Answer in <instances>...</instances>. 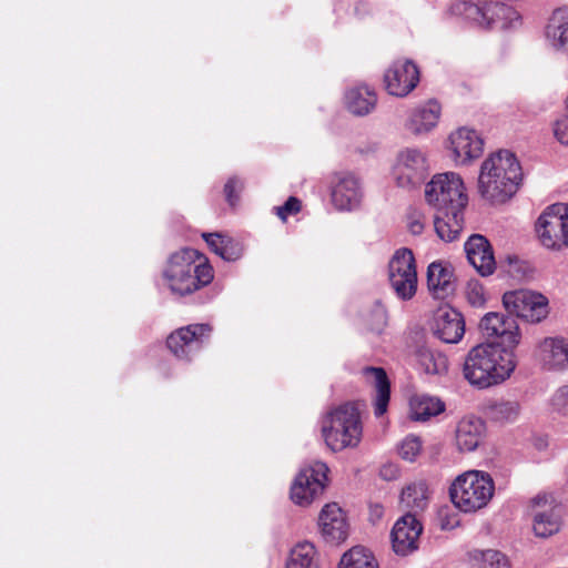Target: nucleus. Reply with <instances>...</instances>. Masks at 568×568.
Here are the masks:
<instances>
[{"mask_svg":"<svg viewBox=\"0 0 568 568\" xmlns=\"http://www.w3.org/2000/svg\"><path fill=\"white\" fill-rule=\"evenodd\" d=\"M516 366L514 351L498 343L486 342L474 346L468 352L463 375L473 387L487 389L508 379Z\"/></svg>","mask_w":568,"mask_h":568,"instance_id":"1","label":"nucleus"},{"mask_svg":"<svg viewBox=\"0 0 568 568\" xmlns=\"http://www.w3.org/2000/svg\"><path fill=\"white\" fill-rule=\"evenodd\" d=\"M521 178V166L516 155L508 150H498L480 164L478 193L489 203H505L517 192Z\"/></svg>","mask_w":568,"mask_h":568,"instance_id":"2","label":"nucleus"},{"mask_svg":"<svg viewBox=\"0 0 568 568\" xmlns=\"http://www.w3.org/2000/svg\"><path fill=\"white\" fill-rule=\"evenodd\" d=\"M213 267L199 251L182 248L172 253L162 270V284L171 294L186 296L210 285Z\"/></svg>","mask_w":568,"mask_h":568,"instance_id":"3","label":"nucleus"},{"mask_svg":"<svg viewBox=\"0 0 568 568\" xmlns=\"http://www.w3.org/2000/svg\"><path fill=\"white\" fill-rule=\"evenodd\" d=\"M321 433L326 446L333 452L357 447L363 433L358 409L345 403L328 410L321 419Z\"/></svg>","mask_w":568,"mask_h":568,"instance_id":"4","label":"nucleus"},{"mask_svg":"<svg viewBox=\"0 0 568 568\" xmlns=\"http://www.w3.org/2000/svg\"><path fill=\"white\" fill-rule=\"evenodd\" d=\"M495 493V483L488 473L468 470L455 478L449 488L452 503L464 513L485 508Z\"/></svg>","mask_w":568,"mask_h":568,"instance_id":"5","label":"nucleus"},{"mask_svg":"<svg viewBox=\"0 0 568 568\" xmlns=\"http://www.w3.org/2000/svg\"><path fill=\"white\" fill-rule=\"evenodd\" d=\"M425 199L438 213L463 211L468 203L465 183L456 172L435 174L425 186Z\"/></svg>","mask_w":568,"mask_h":568,"instance_id":"6","label":"nucleus"},{"mask_svg":"<svg viewBox=\"0 0 568 568\" xmlns=\"http://www.w3.org/2000/svg\"><path fill=\"white\" fill-rule=\"evenodd\" d=\"M429 173V162L425 151L418 148L400 150L395 159L392 174L398 187L414 190L419 187Z\"/></svg>","mask_w":568,"mask_h":568,"instance_id":"7","label":"nucleus"},{"mask_svg":"<svg viewBox=\"0 0 568 568\" xmlns=\"http://www.w3.org/2000/svg\"><path fill=\"white\" fill-rule=\"evenodd\" d=\"M388 280L396 296L409 301L417 291V271L414 254L402 247L395 251L388 263Z\"/></svg>","mask_w":568,"mask_h":568,"instance_id":"8","label":"nucleus"},{"mask_svg":"<svg viewBox=\"0 0 568 568\" xmlns=\"http://www.w3.org/2000/svg\"><path fill=\"white\" fill-rule=\"evenodd\" d=\"M328 467L323 462H313L301 468L291 487V499L300 506H308L321 496L328 481Z\"/></svg>","mask_w":568,"mask_h":568,"instance_id":"9","label":"nucleus"},{"mask_svg":"<svg viewBox=\"0 0 568 568\" xmlns=\"http://www.w3.org/2000/svg\"><path fill=\"white\" fill-rule=\"evenodd\" d=\"M503 304L510 314L530 323H539L549 313L547 297L529 290L506 292Z\"/></svg>","mask_w":568,"mask_h":568,"instance_id":"10","label":"nucleus"},{"mask_svg":"<svg viewBox=\"0 0 568 568\" xmlns=\"http://www.w3.org/2000/svg\"><path fill=\"white\" fill-rule=\"evenodd\" d=\"M211 332L209 324H190L181 327L168 337V348L176 358L191 361L200 352Z\"/></svg>","mask_w":568,"mask_h":568,"instance_id":"11","label":"nucleus"},{"mask_svg":"<svg viewBox=\"0 0 568 568\" xmlns=\"http://www.w3.org/2000/svg\"><path fill=\"white\" fill-rule=\"evenodd\" d=\"M484 139L478 131L468 126L454 130L447 139V150L456 165H468L484 152Z\"/></svg>","mask_w":568,"mask_h":568,"instance_id":"12","label":"nucleus"},{"mask_svg":"<svg viewBox=\"0 0 568 568\" xmlns=\"http://www.w3.org/2000/svg\"><path fill=\"white\" fill-rule=\"evenodd\" d=\"M564 203L548 205L536 222L539 242L546 248L559 250L566 245Z\"/></svg>","mask_w":568,"mask_h":568,"instance_id":"13","label":"nucleus"},{"mask_svg":"<svg viewBox=\"0 0 568 568\" xmlns=\"http://www.w3.org/2000/svg\"><path fill=\"white\" fill-rule=\"evenodd\" d=\"M364 191L357 176L352 173H337L331 182V200L338 211H354L362 204Z\"/></svg>","mask_w":568,"mask_h":568,"instance_id":"14","label":"nucleus"},{"mask_svg":"<svg viewBox=\"0 0 568 568\" xmlns=\"http://www.w3.org/2000/svg\"><path fill=\"white\" fill-rule=\"evenodd\" d=\"M483 337L499 338L501 346L514 349L520 342L521 335L514 317L500 313H487L479 323Z\"/></svg>","mask_w":568,"mask_h":568,"instance_id":"15","label":"nucleus"},{"mask_svg":"<svg viewBox=\"0 0 568 568\" xmlns=\"http://www.w3.org/2000/svg\"><path fill=\"white\" fill-rule=\"evenodd\" d=\"M419 82L417 65L410 60H397L385 71L384 83L387 92L395 97H406Z\"/></svg>","mask_w":568,"mask_h":568,"instance_id":"16","label":"nucleus"},{"mask_svg":"<svg viewBox=\"0 0 568 568\" xmlns=\"http://www.w3.org/2000/svg\"><path fill=\"white\" fill-rule=\"evenodd\" d=\"M422 531L423 526L415 515L407 513L397 519L390 532L394 552L403 557L415 552L419 547Z\"/></svg>","mask_w":568,"mask_h":568,"instance_id":"17","label":"nucleus"},{"mask_svg":"<svg viewBox=\"0 0 568 568\" xmlns=\"http://www.w3.org/2000/svg\"><path fill=\"white\" fill-rule=\"evenodd\" d=\"M320 534L326 542H344L349 535V524L345 511L337 503L326 504L318 515Z\"/></svg>","mask_w":568,"mask_h":568,"instance_id":"18","label":"nucleus"},{"mask_svg":"<svg viewBox=\"0 0 568 568\" xmlns=\"http://www.w3.org/2000/svg\"><path fill=\"white\" fill-rule=\"evenodd\" d=\"M433 334L444 343L456 344L465 334V321L457 310L450 306L439 307L432 322Z\"/></svg>","mask_w":568,"mask_h":568,"instance_id":"19","label":"nucleus"},{"mask_svg":"<svg viewBox=\"0 0 568 568\" xmlns=\"http://www.w3.org/2000/svg\"><path fill=\"white\" fill-rule=\"evenodd\" d=\"M544 40L554 52H568V6L552 11L544 28Z\"/></svg>","mask_w":568,"mask_h":568,"instance_id":"20","label":"nucleus"},{"mask_svg":"<svg viewBox=\"0 0 568 568\" xmlns=\"http://www.w3.org/2000/svg\"><path fill=\"white\" fill-rule=\"evenodd\" d=\"M427 287L436 300H446L456 290V278L453 266L443 261H435L427 267Z\"/></svg>","mask_w":568,"mask_h":568,"instance_id":"21","label":"nucleus"},{"mask_svg":"<svg viewBox=\"0 0 568 568\" xmlns=\"http://www.w3.org/2000/svg\"><path fill=\"white\" fill-rule=\"evenodd\" d=\"M534 507H540L534 513L532 529L537 537L547 538L560 529V518L554 506V499L548 495H538L532 499Z\"/></svg>","mask_w":568,"mask_h":568,"instance_id":"22","label":"nucleus"},{"mask_svg":"<svg viewBox=\"0 0 568 568\" xmlns=\"http://www.w3.org/2000/svg\"><path fill=\"white\" fill-rule=\"evenodd\" d=\"M465 252L469 263L481 274L490 275L496 262L489 242L479 234L471 235L465 243Z\"/></svg>","mask_w":568,"mask_h":568,"instance_id":"23","label":"nucleus"},{"mask_svg":"<svg viewBox=\"0 0 568 568\" xmlns=\"http://www.w3.org/2000/svg\"><path fill=\"white\" fill-rule=\"evenodd\" d=\"M440 114V104L435 100H428L410 112L406 128L416 135L428 133L438 124Z\"/></svg>","mask_w":568,"mask_h":568,"instance_id":"24","label":"nucleus"},{"mask_svg":"<svg viewBox=\"0 0 568 568\" xmlns=\"http://www.w3.org/2000/svg\"><path fill=\"white\" fill-rule=\"evenodd\" d=\"M485 433V424L477 417H465L457 424L455 443L459 452H474L478 448Z\"/></svg>","mask_w":568,"mask_h":568,"instance_id":"25","label":"nucleus"},{"mask_svg":"<svg viewBox=\"0 0 568 568\" xmlns=\"http://www.w3.org/2000/svg\"><path fill=\"white\" fill-rule=\"evenodd\" d=\"M486 20L484 29L515 30L521 26L519 12L510 6L500 2H488L486 9Z\"/></svg>","mask_w":568,"mask_h":568,"instance_id":"26","label":"nucleus"},{"mask_svg":"<svg viewBox=\"0 0 568 568\" xmlns=\"http://www.w3.org/2000/svg\"><path fill=\"white\" fill-rule=\"evenodd\" d=\"M544 365L554 371L568 368V339L564 337H547L540 344Z\"/></svg>","mask_w":568,"mask_h":568,"instance_id":"27","label":"nucleus"},{"mask_svg":"<svg viewBox=\"0 0 568 568\" xmlns=\"http://www.w3.org/2000/svg\"><path fill=\"white\" fill-rule=\"evenodd\" d=\"M488 1L455 0L449 6V13L469 24L485 28Z\"/></svg>","mask_w":568,"mask_h":568,"instance_id":"28","label":"nucleus"},{"mask_svg":"<svg viewBox=\"0 0 568 568\" xmlns=\"http://www.w3.org/2000/svg\"><path fill=\"white\" fill-rule=\"evenodd\" d=\"M344 103L351 113L363 116L369 114L375 109L377 97L369 87L356 85L345 92Z\"/></svg>","mask_w":568,"mask_h":568,"instance_id":"29","label":"nucleus"},{"mask_svg":"<svg viewBox=\"0 0 568 568\" xmlns=\"http://www.w3.org/2000/svg\"><path fill=\"white\" fill-rule=\"evenodd\" d=\"M363 374L366 381L375 387L374 414L376 417H381L386 413L390 397L387 375L381 367H365Z\"/></svg>","mask_w":568,"mask_h":568,"instance_id":"30","label":"nucleus"},{"mask_svg":"<svg viewBox=\"0 0 568 568\" xmlns=\"http://www.w3.org/2000/svg\"><path fill=\"white\" fill-rule=\"evenodd\" d=\"M445 410V404L436 396L416 394L409 399V415L414 420H427Z\"/></svg>","mask_w":568,"mask_h":568,"instance_id":"31","label":"nucleus"},{"mask_svg":"<svg viewBox=\"0 0 568 568\" xmlns=\"http://www.w3.org/2000/svg\"><path fill=\"white\" fill-rule=\"evenodd\" d=\"M203 239L209 247L224 261L234 262L243 255L242 244L229 236L220 233H204Z\"/></svg>","mask_w":568,"mask_h":568,"instance_id":"32","label":"nucleus"},{"mask_svg":"<svg viewBox=\"0 0 568 568\" xmlns=\"http://www.w3.org/2000/svg\"><path fill=\"white\" fill-rule=\"evenodd\" d=\"M429 501V489L424 480L408 484L403 488L400 503L413 515L424 511Z\"/></svg>","mask_w":568,"mask_h":568,"instance_id":"33","label":"nucleus"},{"mask_svg":"<svg viewBox=\"0 0 568 568\" xmlns=\"http://www.w3.org/2000/svg\"><path fill=\"white\" fill-rule=\"evenodd\" d=\"M464 224L463 211L442 212L435 216L434 227L438 237L445 242L455 241Z\"/></svg>","mask_w":568,"mask_h":568,"instance_id":"34","label":"nucleus"},{"mask_svg":"<svg viewBox=\"0 0 568 568\" xmlns=\"http://www.w3.org/2000/svg\"><path fill=\"white\" fill-rule=\"evenodd\" d=\"M285 568H320L315 546L310 541L297 542L287 555Z\"/></svg>","mask_w":568,"mask_h":568,"instance_id":"35","label":"nucleus"},{"mask_svg":"<svg viewBox=\"0 0 568 568\" xmlns=\"http://www.w3.org/2000/svg\"><path fill=\"white\" fill-rule=\"evenodd\" d=\"M417 362L426 374L443 375L448 369L446 355L428 347H422L417 352Z\"/></svg>","mask_w":568,"mask_h":568,"instance_id":"36","label":"nucleus"},{"mask_svg":"<svg viewBox=\"0 0 568 568\" xmlns=\"http://www.w3.org/2000/svg\"><path fill=\"white\" fill-rule=\"evenodd\" d=\"M339 568H378V564L368 549L356 546L343 555Z\"/></svg>","mask_w":568,"mask_h":568,"instance_id":"37","label":"nucleus"},{"mask_svg":"<svg viewBox=\"0 0 568 568\" xmlns=\"http://www.w3.org/2000/svg\"><path fill=\"white\" fill-rule=\"evenodd\" d=\"M493 419L501 423H511L520 413L519 404L515 400H499L488 407Z\"/></svg>","mask_w":568,"mask_h":568,"instance_id":"38","label":"nucleus"},{"mask_svg":"<svg viewBox=\"0 0 568 568\" xmlns=\"http://www.w3.org/2000/svg\"><path fill=\"white\" fill-rule=\"evenodd\" d=\"M422 448L423 444L420 438L414 435H409L405 437L398 445V454L403 459L407 462H414L420 454Z\"/></svg>","mask_w":568,"mask_h":568,"instance_id":"39","label":"nucleus"},{"mask_svg":"<svg viewBox=\"0 0 568 568\" xmlns=\"http://www.w3.org/2000/svg\"><path fill=\"white\" fill-rule=\"evenodd\" d=\"M369 329L374 333H382L387 324V312L385 307L376 302L366 317Z\"/></svg>","mask_w":568,"mask_h":568,"instance_id":"40","label":"nucleus"},{"mask_svg":"<svg viewBox=\"0 0 568 568\" xmlns=\"http://www.w3.org/2000/svg\"><path fill=\"white\" fill-rule=\"evenodd\" d=\"M479 568H508L507 558L498 550L480 551Z\"/></svg>","mask_w":568,"mask_h":568,"instance_id":"41","label":"nucleus"},{"mask_svg":"<svg viewBox=\"0 0 568 568\" xmlns=\"http://www.w3.org/2000/svg\"><path fill=\"white\" fill-rule=\"evenodd\" d=\"M552 130L556 140L568 146V110L565 109V113L555 121Z\"/></svg>","mask_w":568,"mask_h":568,"instance_id":"42","label":"nucleus"},{"mask_svg":"<svg viewBox=\"0 0 568 568\" xmlns=\"http://www.w3.org/2000/svg\"><path fill=\"white\" fill-rule=\"evenodd\" d=\"M275 214L285 222L290 215L296 214L301 210V201L294 196H291L283 205L275 206Z\"/></svg>","mask_w":568,"mask_h":568,"instance_id":"43","label":"nucleus"},{"mask_svg":"<svg viewBox=\"0 0 568 568\" xmlns=\"http://www.w3.org/2000/svg\"><path fill=\"white\" fill-rule=\"evenodd\" d=\"M426 222L427 219L420 211L414 210L407 215V227L414 235H419L423 233Z\"/></svg>","mask_w":568,"mask_h":568,"instance_id":"44","label":"nucleus"},{"mask_svg":"<svg viewBox=\"0 0 568 568\" xmlns=\"http://www.w3.org/2000/svg\"><path fill=\"white\" fill-rule=\"evenodd\" d=\"M552 405L559 413L568 416V386H562L555 393Z\"/></svg>","mask_w":568,"mask_h":568,"instance_id":"45","label":"nucleus"},{"mask_svg":"<svg viewBox=\"0 0 568 568\" xmlns=\"http://www.w3.org/2000/svg\"><path fill=\"white\" fill-rule=\"evenodd\" d=\"M243 187V183L237 178H231L224 186V193L226 201L234 205L239 199L236 191H241Z\"/></svg>","mask_w":568,"mask_h":568,"instance_id":"46","label":"nucleus"},{"mask_svg":"<svg viewBox=\"0 0 568 568\" xmlns=\"http://www.w3.org/2000/svg\"><path fill=\"white\" fill-rule=\"evenodd\" d=\"M399 467L394 463H385L379 468V477L385 480H394L399 477Z\"/></svg>","mask_w":568,"mask_h":568,"instance_id":"47","label":"nucleus"},{"mask_svg":"<svg viewBox=\"0 0 568 568\" xmlns=\"http://www.w3.org/2000/svg\"><path fill=\"white\" fill-rule=\"evenodd\" d=\"M468 297L473 304H481L484 302V297L481 294V287H479V286L471 287L470 291L468 292Z\"/></svg>","mask_w":568,"mask_h":568,"instance_id":"48","label":"nucleus"},{"mask_svg":"<svg viewBox=\"0 0 568 568\" xmlns=\"http://www.w3.org/2000/svg\"><path fill=\"white\" fill-rule=\"evenodd\" d=\"M562 213H564V221H565L564 229L566 232V246H568V203H564Z\"/></svg>","mask_w":568,"mask_h":568,"instance_id":"49","label":"nucleus"},{"mask_svg":"<svg viewBox=\"0 0 568 568\" xmlns=\"http://www.w3.org/2000/svg\"><path fill=\"white\" fill-rule=\"evenodd\" d=\"M565 106H566V110H568V94H567V98L565 100Z\"/></svg>","mask_w":568,"mask_h":568,"instance_id":"50","label":"nucleus"}]
</instances>
